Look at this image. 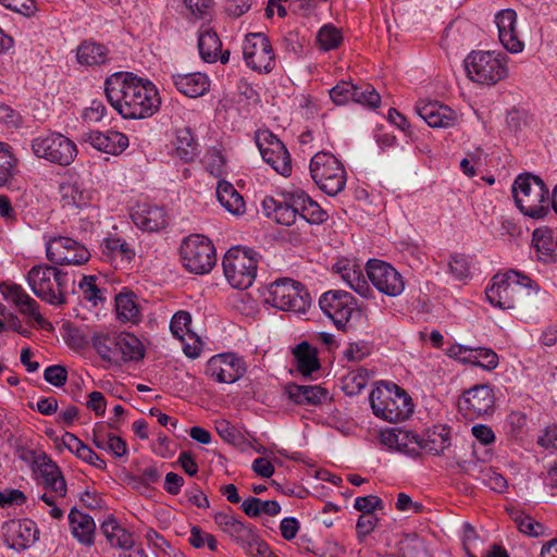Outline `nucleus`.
<instances>
[{
    "label": "nucleus",
    "mask_w": 557,
    "mask_h": 557,
    "mask_svg": "<svg viewBox=\"0 0 557 557\" xmlns=\"http://www.w3.org/2000/svg\"><path fill=\"white\" fill-rule=\"evenodd\" d=\"M382 500L375 495L357 497L354 503L355 509L362 512L361 515L374 513L375 509L381 507Z\"/></svg>",
    "instance_id": "obj_63"
},
{
    "label": "nucleus",
    "mask_w": 557,
    "mask_h": 557,
    "mask_svg": "<svg viewBox=\"0 0 557 557\" xmlns=\"http://www.w3.org/2000/svg\"><path fill=\"white\" fill-rule=\"evenodd\" d=\"M375 417L389 423L407 420L413 412V401L409 394L393 382H380L369 395Z\"/></svg>",
    "instance_id": "obj_2"
},
{
    "label": "nucleus",
    "mask_w": 557,
    "mask_h": 557,
    "mask_svg": "<svg viewBox=\"0 0 557 557\" xmlns=\"http://www.w3.org/2000/svg\"><path fill=\"white\" fill-rule=\"evenodd\" d=\"M243 549L250 557H277L257 533L253 535V541H249V544H246Z\"/></svg>",
    "instance_id": "obj_58"
},
{
    "label": "nucleus",
    "mask_w": 557,
    "mask_h": 557,
    "mask_svg": "<svg viewBox=\"0 0 557 557\" xmlns=\"http://www.w3.org/2000/svg\"><path fill=\"white\" fill-rule=\"evenodd\" d=\"M47 259L57 265H79L90 258L89 250L71 237L58 236L49 239L46 247Z\"/></svg>",
    "instance_id": "obj_14"
},
{
    "label": "nucleus",
    "mask_w": 557,
    "mask_h": 557,
    "mask_svg": "<svg viewBox=\"0 0 557 557\" xmlns=\"http://www.w3.org/2000/svg\"><path fill=\"white\" fill-rule=\"evenodd\" d=\"M524 288L537 293L540 287L536 282L516 270H507L496 273L485 288L487 301L502 310L513 309L521 299Z\"/></svg>",
    "instance_id": "obj_5"
},
{
    "label": "nucleus",
    "mask_w": 557,
    "mask_h": 557,
    "mask_svg": "<svg viewBox=\"0 0 557 557\" xmlns=\"http://www.w3.org/2000/svg\"><path fill=\"white\" fill-rule=\"evenodd\" d=\"M184 268L190 273H209L216 263L215 248L212 242L201 235L191 234L184 238L180 247Z\"/></svg>",
    "instance_id": "obj_9"
},
{
    "label": "nucleus",
    "mask_w": 557,
    "mask_h": 557,
    "mask_svg": "<svg viewBox=\"0 0 557 557\" xmlns=\"http://www.w3.org/2000/svg\"><path fill=\"white\" fill-rule=\"evenodd\" d=\"M39 537V529L30 519L12 520L7 524L5 542L21 552L30 547Z\"/></svg>",
    "instance_id": "obj_22"
},
{
    "label": "nucleus",
    "mask_w": 557,
    "mask_h": 557,
    "mask_svg": "<svg viewBox=\"0 0 557 557\" xmlns=\"http://www.w3.org/2000/svg\"><path fill=\"white\" fill-rule=\"evenodd\" d=\"M284 393L288 399L299 406H318L327 398V391L320 385H300L287 383Z\"/></svg>",
    "instance_id": "obj_27"
},
{
    "label": "nucleus",
    "mask_w": 557,
    "mask_h": 557,
    "mask_svg": "<svg viewBox=\"0 0 557 557\" xmlns=\"http://www.w3.org/2000/svg\"><path fill=\"white\" fill-rule=\"evenodd\" d=\"M299 196L298 211L299 216L310 224H321L326 218L327 213L320 207V205L313 201L305 191L297 190Z\"/></svg>",
    "instance_id": "obj_43"
},
{
    "label": "nucleus",
    "mask_w": 557,
    "mask_h": 557,
    "mask_svg": "<svg viewBox=\"0 0 557 557\" xmlns=\"http://www.w3.org/2000/svg\"><path fill=\"white\" fill-rule=\"evenodd\" d=\"M16 162L17 160L12 153L10 146L0 143V187L4 186L13 177Z\"/></svg>",
    "instance_id": "obj_48"
},
{
    "label": "nucleus",
    "mask_w": 557,
    "mask_h": 557,
    "mask_svg": "<svg viewBox=\"0 0 557 557\" xmlns=\"http://www.w3.org/2000/svg\"><path fill=\"white\" fill-rule=\"evenodd\" d=\"M191 315L187 311L176 312L171 320L170 329L174 337L184 342L186 335H190Z\"/></svg>",
    "instance_id": "obj_49"
},
{
    "label": "nucleus",
    "mask_w": 557,
    "mask_h": 557,
    "mask_svg": "<svg viewBox=\"0 0 557 557\" xmlns=\"http://www.w3.org/2000/svg\"><path fill=\"white\" fill-rule=\"evenodd\" d=\"M119 363L139 361L145 356V348L141 342L133 334L122 332L119 346Z\"/></svg>",
    "instance_id": "obj_40"
},
{
    "label": "nucleus",
    "mask_w": 557,
    "mask_h": 557,
    "mask_svg": "<svg viewBox=\"0 0 557 557\" xmlns=\"http://www.w3.org/2000/svg\"><path fill=\"white\" fill-rule=\"evenodd\" d=\"M351 270L354 278L350 276V288L364 298L370 297L372 295V289L362 275L361 265L354 263Z\"/></svg>",
    "instance_id": "obj_57"
},
{
    "label": "nucleus",
    "mask_w": 557,
    "mask_h": 557,
    "mask_svg": "<svg viewBox=\"0 0 557 557\" xmlns=\"http://www.w3.org/2000/svg\"><path fill=\"white\" fill-rule=\"evenodd\" d=\"M532 243L540 261L545 263L556 261L557 242L554 240L549 231L536 228L532 234Z\"/></svg>",
    "instance_id": "obj_37"
},
{
    "label": "nucleus",
    "mask_w": 557,
    "mask_h": 557,
    "mask_svg": "<svg viewBox=\"0 0 557 557\" xmlns=\"http://www.w3.org/2000/svg\"><path fill=\"white\" fill-rule=\"evenodd\" d=\"M30 147L36 157L62 166L70 165L77 156L75 143L60 133L35 137Z\"/></svg>",
    "instance_id": "obj_11"
},
{
    "label": "nucleus",
    "mask_w": 557,
    "mask_h": 557,
    "mask_svg": "<svg viewBox=\"0 0 557 557\" xmlns=\"http://www.w3.org/2000/svg\"><path fill=\"white\" fill-rule=\"evenodd\" d=\"M224 276L234 288L250 287L257 275L256 252L240 246L230 248L223 258Z\"/></svg>",
    "instance_id": "obj_7"
},
{
    "label": "nucleus",
    "mask_w": 557,
    "mask_h": 557,
    "mask_svg": "<svg viewBox=\"0 0 557 557\" xmlns=\"http://www.w3.org/2000/svg\"><path fill=\"white\" fill-rule=\"evenodd\" d=\"M100 247L102 258L111 263H113L117 257L127 261H131L135 257L134 250L120 237L104 238Z\"/></svg>",
    "instance_id": "obj_39"
},
{
    "label": "nucleus",
    "mask_w": 557,
    "mask_h": 557,
    "mask_svg": "<svg viewBox=\"0 0 557 557\" xmlns=\"http://www.w3.org/2000/svg\"><path fill=\"white\" fill-rule=\"evenodd\" d=\"M529 119L525 110L512 108L506 116L507 128L510 133L519 134L529 125Z\"/></svg>",
    "instance_id": "obj_52"
},
{
    "label": "nucleus",
    "mask_w": 557,
    "mask_h": 557,
    "mask_svg": "<svg viewBox=\"0 0 557 557\" xmlns=\"http://www.w3.org/2000/svg\"><path fill=\"white\" fill-rule=\"evenodd\" d=\"M267 302L283 311L305 314L311 306V298L299 282L282 278L270 285Z\"/></svg>",
    "instance_id": "obj_8"
},
{
    "label": "nucleus",
    "mask_w": 557,
    "mask_h": 557,
    "mask_svg": "<svg viewBox=\"0 0 557 557\" xmlns=\"http://www.w3.org/2000/svg\"><path fill=\"white\" fill-rule=\"evenodd\" d=\"M216 197L221 206L233 215L245 213L246 205L244 198L231 183L220 181L216 186Z\"/></svg>",
    "instance_id": "obj_35"
},
{
    "label": "nucleus",
    "mask_w": 557,
    "mask_h": 557,
    "mask_svg": "<svg viewBox=\"0 0 557 557\" xmlns=\"http://www.w3.org/2000/svg\"><path fill=\"white\" fill-rule=\"evenodd\" d=\"M417 438V433L413 431L392 430L382 433V443L398 450H406L409 444Z\"/></svg>",
    "instance_id": "obj_47"
},
{
    "label": "nucleus",
    "mask_w": 557,
    "mask_h": 557,
    "mask_svg": "<svg viewBox=\"0 0 557 557\" xmlns=\"http://www.w3.org/2000/svg\"><path fill=\"white\" fill-rule=\"evenodd\" d=\"M298 199L297 190L284 194L282 200L265 197L262 200V210L268 218L273 219L277 224L290 226L299 216L298 206L301 202Z\"/></svg>",
    "instance_id": "obj_18"
},
{
    "label": "nucleus",
    "mask_w": 557,
    "mask_h": 557,
    "mask_svg": "<svg viewBox=\"0 0 557 557\" xmlns=\"http://www.w3.org/2000/svg\"><path fill=\"white\" fill-rule=\"evenodd\" d=\"M247 367L245 360L234 352H224L211 357L206 374L218 383H234L244 376Z\"/></svg>",
    "instance_id": "obj_16"
},
{
    "label": "nucleus",
    "mask_w": 557,
    "mask_h": 557,
    "mask_svg": "<svg viewBox=\"0 0 557 557\" xmlns=\"http://www.w3.org/2000/svg\"><path fill=\"white\" fill-rule=\"evenodd\" d=\"M310 174L320 189L330 196L337 195L346 185L345 168L331 153H315L310 161Z\"/></svg>",
    "instance_id": "obj_10"
},
{
    "label": "nucleus",
    "mask_w": 557,
    "mask_h": 557,
    "mask_svg": "<svg viewBox=\"0 0 557 557\" xmlns=\"http://www.w3.org/2000/svg\"><path fill=\"white\" fill-rule=\"evenodd\" d=\"M135 225L147 232H157L166 225V215L163 208L143 203L131 214Z\"/></svg>",
    "instance_id": "obj_28"
},
{
    "label": "nucleus",
    "mask_w": 557,
    "mask_h": 557,
    "mask_svg": "<svg viewBox=\"0 0 557 557\" xmlns=\"http://www.w3.org/2000/svg\"><path fill=\"white\" fill-rule=\"evenodd\" d=\"M107 109L102 101L94 100L90 106L85 109L83 119L86 122L97 123L100 122L106 115Z\"/></svg>",
    "instance_id": "obj_64"
},
{
    "label": "nucleus",
    "mask_w": 557,
    "mask_h": 557,
    "mask_svg": "<svg viewBox=\"0 0 557 557\" xmlns=\"http://www.w3.org/2000/svg\"><path fill=\"white\" fill-rule=\"evenodd\" d=\"M508 513L518 530L523 534L537 537L545 533L544 524L525 515L522 510L512 508L508 510Z\"/></svg>",
    "instance_id": "obj_44"
},
{
    "label": "nucleus",
    "mask_w": 557,
    "mask_h": 557,
    "mask_svg": "<svg viewBox=\"0 0 557 557\" xmlns=\"http://www.w3.org/2000/svg\"><path fill=\"white\" fill-rule=\"evenodd\" d=\"M83 140L88 143L98 151L109 154H120L128 147V138L123 133L108 131H90L83 135Z\"/></svg>",
    "instance_id": "obj_23"
},
{
    "label": "nucleus",
    "mask_w": 557,
    "mask_h": 557,
    "mask_svg": "<svg viewBox=\"0 0 557 557\" xmlns=\"http://www.w3.org/2000/svg\"><path fill=\"white\" fill-rule=\"evenodd\" d=\"M173 84L176 89L190 98L205 95L210 88V81L206 74L196 72L189 74H173Z\"/></svg>",
    "instance_id": "obj_31"
},
{
    "label": "nucleus",
    "mask_w": 557,
    "mask_h": 557,
    "mask_svg": "<svg viewBox=\"0 0 557 557\" xmlns=\"http://www.w3.org/2000/svg\"><path fill=\"white\" fill-rule=\"evenodd\" d=\"M44 379L53 386L61 387L67 381V370L60 364L50 366L45 369Z\"/></svg>",
    "instance_id": "obj_59"
},
{
    "label": "nucleus",
    "mask_w": 557,
    "mask_h": 557,
    "mask_svg": "<svg viewBox=\"0 0 557 557\" xmlns=\"http://www.w3.org/2000/svg\"><path fill=\"white\" fill-rule=\"evenodd\" d=\"M417 437L416 441H412L416 447L408 449L413 454H418V450L422 449L433 455H440L450 446L449 428L446 425L429 429L422 435L417 433Z\"/></svg>",
    "instance_id": "obj_24"
},
{
    "label": "nucleus",
    "mask_w": 557,
    "mask_h": 557,
    "mask_svg": "<svg viewBox=\"0 0 557 557\" xmlns=\"http://www.w3.org/2000/svg\"><path fill=\"white\" fill-rule=\"evenodd\" d=\"M121 337L122 332H96L91 336V344L102 360L117 364Z\"/></svg>",
    "instance_id": "obj_32"
},
{
    "label": "nucleus",
    "mask_w": 557,
    "mask_h": 557,
    "mask_svg": "<svg viewBox=\"0 0 557 557\" xmlns=\"http://www.w3.org/2000/svg\"><path fill=\"white\" fill-rule=\"evenodd\" d=\"M175 154L184 162H191L199 153L198 143L189 127H182L176 131Z\"/></svg>",
    "instance_id": "obj_36"
},
{
    "label": "nucleus",
    "mask_w": 557,
    "mask_h": 557,
    "mask_svg": "<svg viewBox=\"0 0 557 557\" xmlns=\"http://www.w3.org/2000/svg\"><path fill=\"white\" fill-rule=\"evenodd\" d=\"M198 49L205 62L214 63L220 60L222 64H226L230 60V51H222V42L218 34L210 28L200 30Z\"/></svg>",
    "instance_id": "obj_29"
},
{
    "label": "nucleus",
    "mask_w": 557,
    "mask_h": 557,
    "mask_svg": "<svg viewBox=\"0 0 557 557\" xmlns=\"http://www.w3.org/2000/svg\"><path fill=\"white\" fill-rule=\"evenodd\" d=\"M296 370L305 377L321 368L317 348L308 342H301L293 349Z\"/></svg>",
    "instance_id": "obj_33"
},
{
    "label": "nucleus",
    "mask_w": 557,
    "mask_h": 557,
    "mask_svg": "<svg viewBox=\"0 0 557 557\" xmlns=\"http://www.w3.org/2000/svg\"><path fill=\"white\" fill-rule=\"evenodd\" d=\"M449 271L456 280L462 281L470 276L471 265L467 256L456 253L453 255L448 263Z\"/></svg>",
    "instance_id": "obj_53"
},
{
    "label": "nucleus",
    "mask_w": 557,
    "mask_h": 557,
    "mask_svg": "<svg viewBox=\"0 0 557 557\" xmlns=\"http://www.w3.org/2000/svg\"><path fill=\"white\" fill-rule=\"evenodd\" d=\"M516 20L517 14L510 9L500 11L495 17L499 41L504 48L511 53H519L524 47L523 42L517 36Z\"/></svg>",
    "instance_id": "obj_25"
},
{
    "label": "nucleus",
    "mask_w": 557,
    "mask_h": 557,
    "mask_svg": "<svg viewBox=\"0 0 557 557\" xmlns=\"http://www.w3.org/2000/svg\"><path fill=\"white\" fill-rule=\"evenodd\" d=\"M373 372L368 370L364 367L357 366L351 367L350 366V377L351 386H350V395L360 393L368 384L370 377L372 376Z\"/></svg>",
    "instance_id": "obj_55"
},
{
    "label": "nucleus",
    "mask_w": 557,
    "mask_h": 557,
    "mask_svg": "<svg viewBox=\"0 0 557 557\" xmlns=\"http://www.w3.org/2000/svg\"><path fill=\"white\" fill-rule=\"evenodd\" d=\"M350 101L363 108L374 110L381 104V96L370 84L355 85L350 82Z\"/></svg>",
    "instance_id": "obj_41"
},
{
    "label": "nucleus",
    "mask_w": 557,
    "mask_h": 557,
    "mask_svg": "<svg viewBox=\"0 0 557 557\" xmlns=\"http://www.w3.org/2000/svg\"><path fill=\"white\" fill-rule=\"evenodd\" d=\"M243 54L247 66L259 73H270L275 66V54L272 45L263 33L246 35Z\"/></svg>",
    "instance_id": "obj_12"
},
{
    "label": "nucleus",
    "mask_w": 557,
    "mask_h": 557,
    "mask_svg": "<svg viewBox=\"0 0 557 557\" xmlns=\"http://www.w3.org/2000/svg\"><path fill=\"white\" fill-rule=\"evenodd\" d=\"M416 112L433 128H448L458 121L456 111L438 101H419L416 104Z\"/></svg>",
    "instance_id": "obj_21"
},
{
    "label": "nucleus",
    "mask_w": 557,
    "mask_h": 557,
    "mask_svg": "<svg viewBox=\"0 0 557 557\" xmlns=\"http://www.w3.org/2000/svg\"><path fill=\"white\" fill-rule=\"evenodd\" d=\"M25 494L16 488H5L0 491V507L9 508L11 506H21L26 503Z\"/></svg>",
    "instance_id": "obj_60"
},
{
    "label": "nucleus",
    "mask_w": 557,
    "mask_h": 557,
    "mask_svg": "<svg viewBox=\"0 0 557 557\" xmlns=\"http://www.w3.org/2000/svg\"><path fill=\"white\" fill-rule=\"evenodd\" d=\"M117 318L123 322L136 323L139 321V308L134 301L133 294H120L115 297Z\"/></svg>",
    "instance_id": "obj_46"
},
{
    "label": "nucleus",
    "mask_w": 557,
    "mask_h": 557,
    "mask_svg": "<svg viewBox=\"0 0 557 557\" xmlns=\"http://www.w3.org/2000/svg\"><path fill=\"white\" fill-rule=\"evenodd\" d=\"M472 364L491 371L498 366V356L490 348L476 347L474 348Z\"/></svg>",
    "instance_id": "obj_50"
},
{
    "label": "nucleus",
    "mask_w": 557,
    "mask_h": 557,
    "mask_svg": "<svg viewBox=\"0 0 557 557\" xmlns=\"http://www.w3.org/2000/svg\"><path fill=\"white\" fill-rule=\"evenodd\" d=\"M213 520L215 524L242 548H244L246 544H249V541H253L256 530L251 524H245L234 516L225 512L215 513Z\"/></svg>",
    "instance_id": "obj_26"
},
{
    "label": "nucleus",
    "mask_w": 557,
    "mask_h": 557,
    "mask_svg": "<svg viewBox=\"0 0 557 557\" xmlns=\"http://www.w3.org/2000/svg\"><path fill=\"white\" fill-rule=\"evenodd\" d=\"M108 49L97 42L84 41L77 49V61L81 64L94 66L107 62Z\"/></svg>",
    "instance_id": "obj_42"
},
{
    "label": "nucleus",
    "mask_w": 557,
    "mask_h": 557,
    "mask_svg": "<svg viewBox=\"0 0 557 557\" xmlns=\"http://www.w3.org/2000/svg\"><path fill=\"white\" fill-rule=\"evenodd\" d=\"M101 530L104 533L111 546L122 549H129L134 546L133 534L126 529L116 523L114 519H109L101 524Z\"/></svg>",
    "instance_id": "obj_38"
},
{
    "label": "nucleus",
    "mask_w": 557,
    "mask_h": 557,
    "mask_svg": "<svg viewBox=\"0 0 557 557\" xmlns=\"http://www.w3.org/2000/svg\"><path fill=\"white\" fill-rule=\"evenodd\" d=\"M94 191L77 182H66L60 186V201L63 208L82 209L91 203Z\"/></svg>",
    "instance_id": "obj_30"
},
{
    "label": "nucleus",
    "mask_w": 557,
    "mask_h": 557,
    "mask_svg": "<svg viewBox=\"0 0 557 557\" xmlns=\"http://www.w3.org/2000/svg\"><path fill=\"white\" fill-rule=\"evenodd\" d=\"M379 519L374 513L360 515L356 525V532L359 541H362L368 534H370Z\"/></svg>",
    "instance_id": "obj_62"
},
{
    "label": "nucleus",
    "mask_w": 557,
    "mask_h": 557,
    "mask_svg": "<svg viewBox=\"0 0 557 557\" xmlns=\"http://www.w3.org/2000/svg\"><path fill=\"white\" fill-rule=\"evenodd\" d=\"M342 40L341 32L333 25H324L318 33V41L323 50L336 48Z\"/></svg>",
    "instance_id": "obj_51"
},
{
    "label": "nucleus",
    "mask_w": 557,
    "mask_h": 557,
    "mask_svg": "<svg viewBox=\"0 0 557 557\" xmlns=\"http://www.w3.org/2000/svg\"><path fill=\"white\" fill-rule=\"evenodd\" d=\"M79 288L83 292L84 298L94 305L104 300L101 289L96 284V276L94 275H85L79 282Z\"/></svg>",
    "instance_id": "obj_54"
},
{
    "label": "nucleus",
    "mask_w": 557,
    "mask_h": 557,
    "mask_svg": "<svg viewBox=\"0 0 557 557\" xmlns=\"http://www.w3.org/2000/svg\"><path fill=\"white\" fill-rule=\"evenodd\" d=\"M26 281L32 292L42 301L53 306L67 302L70 277L55 265L41 263L32 267Z\"/></svg>",
    "instance_id": "obj_4"
},
{
    "label": "nucleus",
    "mask_w": 557,
    "mask_h": 557,
    "mask_svg": "<svg viewBox=\"0 0 557 557\" xmlns=\"http://www.w3.org/2000/svg\"><path fill=\"white\" fill-rule=\"evenodd\" d=\"M319 306L335 327L346 331L348 323V293L345 290H329L322 294Z\"/></svg>",
    "instance_id": "obj_19"
},
{
    "label": "nucleus",
    "mask_w": 557,
    "mask_h": 557,
    "mask_svg": "<svg viewBox=\"0 0 557 557\" xmlns=\"http://www.w3.org/2000/svg\"><path fill=\"white\" fill-rule=\"evenodd\" d=\"M256 144L264 162L282 176H289L292 173V159L284 144L269 131L256 133Z\"/></svg>",
    "instance_id": "obj_13"
},
{
    "label": "nucleus",
    "mask_w": 557,
    "mask_h": 557,
    "mask_svg": "<svg viewBox=\"0 0 557 557\" xmlns=\"http://www.w3.org/2000/svg\"><path fill=\"white\" fill-rule=\"evenodd\" d=\"M29 456H25V460H30L33 463L34 472L37 474L38 480L44 476H51L58 474L59 466L44 451L36 453L28 450Z\"/></svg>",
    "instance_id": "obj_45"
},
{
    "label": "nucleus",
    "mask_w": 557,
    "mask_h": 557,
    "mask_svg": "<svg viewBox=\"0 0 557 557\" xmlns=\"http://www.w3.org/2000/svg\"><path fill=\"white\" fill-rule=\"evenodd\" d=\"M366 271L369 280L380 293L391 297L403 293L405 288L403 276L389 263L370 259L367 262Z\"/></svg>",
    "instance_id": "obj_15"
},
{
    "label": "nucleus",
    "mask_w": 557,
    "mask_h": 557,
    "mask_svg": "<svg viewBox=\"0 0 557 557\" xmlns=\"http://www.w3.org/2000/svg\"><path fill=\"white\" fill-rule=\"evenodd\" d=\"M494 405V391L487 384H479L465 391L458 400L459 409L471 419L491 413Z\"/></svg>",
    "instance_id": "obj_17"
},
{
    "label": "nucleus",
    "mask_w": 557,
    "mask_h": 557,
    "mask_svg": "<svg viewBox=\"0 0 557 557\" xmlns=\"http://www.w3.org/2000/svg\"><path fill=\"white\" fill-rule=\"evenodd\" d=\"M511 191L516 206L523 215L540 220L549 213V190L540 176L531 173L518 175Z\"/></svg>",
    "instance_id": "obj_3"
},
{
    "label": "nucleus",
    "mask_w": 557,
    "mask_h": 557,
    "mask_svg": "<svg viewBox=\"0 0 557 557\" xmlns=\"http://www.w3.org/2000/svg\"><path fill=\"white\" fill-rule=\"evenodd\" d=\"M106 97L111 107L128 120L153 115L161 103L156 86L129 72H117L104 82Z\"/></svg>",
    "instance_id": "obj_1"
},
{
    "label": "nucleus",
    "mask_w": 557,
    "mask_h": 557,
    "mask_svg": "<svg viewBox=\"0 0 557 557\" xmlns=\"http://www.w3.org/2000/svg\"><path fill=\"white\" fill-rule=\"evenodd\" d=\"M0 3L7 9L24 16H30L36 11L35 0H0Z\"/></svg>",
    "instance_id": "obj_61"
},
{
    "label": "nucleus",
    "mask_w": 557,
    "mask_h": 557,
    "mask_svg": "<svg viewBox=\"0 0 557 557\" xmlns=\"http://www.w3.org/2000/svg\"><path fill=\"white\" fill-rule=\"evenodd\" d=\"M1 292L7 299L17 307L21 314L33 319L39 327L46 329L47 325H50L40 314L38 302L21 285L3 284L1 285Z\"/></svg>",
    "instance_id": "obj_20"
},
{
    "label": "nucleus",
    "mask_w": 557,
    "mask_h": 557,
    "mask_svg": "<svg viewBox=\"0 0 557 557\" xmlns=\"http://www.w3.org/2000/svg\"><path fill=\"white\" fill-rule=\"evenodd\" d=\"M39 483L44 486L45 490L54 493L59 497L66 496V482L61 470L58 471V474L39 479Z\"/></svg>",
    "instance_id": "obj_56"
},
{
    "label": "nucleus",
    "mask_w": 557,
    "mask_h": 557,
    "mask_svg": "<svg viewBox=\"0 0 557 557\" xmlns=\"http://www.w3.org/2000/svg\"><path fill=\"white\" fill-rule=\"evenodd\" d=\"M507 55L491 51H472L465 59L469 78L483 85H495L508 75Z\"/></svg>",
    "instance_id": "obj_6"
},
{
    "label": "nucleus",
    "mask_w": 557,
    "mask_h": 557,
    "mask_svg": "<svg viewBox=\"0 0 557 557\" xmlns=\"http://www.w3.org/2000/svg\"><path fill=\"white\" fill-rule=\"evenodd\" d=\"M69 521L74 537L86 545L94 543L96 524L89 515L72 508L69 513Z\"/></svg>",
    "instance_id": "obj_34"
}]
</instances>
